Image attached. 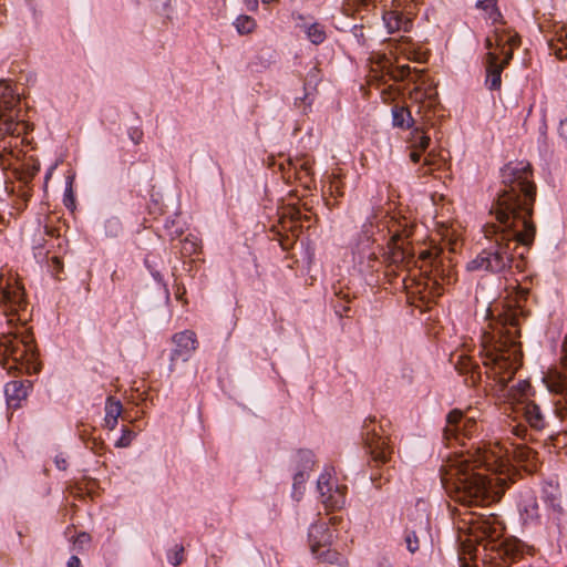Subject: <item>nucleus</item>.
I'll return each mask as SVG.
<instances>
[{"mask_svg": "<svg viewBox=\"0 0 567 567\" xmlns=\"http://www.w3.org/2000/svg\"><path fill=\"white\" fill-rule=\"evenodd\" d=\"M313 555L321 564L339 567L348 565L347 555L344 553L339 551L336 548H332L331 546L327 547L326 549L322 548Z\"/></svg>", "mask_w": 567, "mask_h": 567, "instance_id": "obj_18", "label": "nucleus"}, {"mask_svg": "<svg viewBox=\"0 0 567 567\" xmlns=\"http://www.w3.org/2000/svg\"><path fill=\"white\" fill-rule=\"evenodd\" d=\"M307 35L315 44H320L326 40V31L319 23L311 24L307 30Z\"/></svg>", "mask_w": 567, "mask_h": 567, "instance_id": "obj_29", "label": "nucleus"}, {"mask_svg": "<svg viewBox=\"0 0 567 567\" xmlns=\"http://www.w3.org/2000/svg\"><path fill=\"white\" fill-rule=\"evenodd\" d=\"M419 4L420 0H393L391 8L382 17L388 32L410 31Z\"/></svg>", "mask_w": 567, "mask_h": 567, "instance_id": "obj_7", "label": "nucleus"}, {"mask_svg": "<svg viewBox=\"0 0 567 567\" xmlns=\"http://www.w3.org/2000/svg\"><path fill=\"white\" fill-rule=\"evenodd\" d=\"M461 373H470L471 383L475 385L481 380L478 365L474 363L472 357L461 354L455 364Z\"/></svg>", "mask_w": 567, "mask_h": 567, "instance_id": "obj_20", "label": "nucleus"}, {"mask_svg": "<svg viewBox=\"0 0 567 567\" xmlns=\"http://www.w3.org/2000/svg\"><path fill=\"white\" fill-rule=\"evenodd\" d=\"M44 247V244L42 243L41 238H33L32 239V248L33 249H41Z\"/></svg>", "mask_w": 567, "mask_h": 567, "instance_id": "obj_47", "label": "nucleus"}, {"mask_svg": "<svg viewBox=\"0 0 567 567\" xmlns=\"http://www.w3.org/2000/svg\"><path fill=\"white\" fill-rule=\"evenodd\" d=\"M18 102L19 100L13 91L9 86H6L0 94V113L12 110Z\"/></svg>", "mask_w": 567, "mask_h": 567, "instance_id": "obj_26", "label": "nucleus"}, {"mask_svg": "<svg viewBox=\"0 0 567 567\" xmlns=\"http://www.w3.org/2000/svg\"><path fill=\"white\" fill-rule=\"evenodd\" d=\"M173 214L176 216H178L181 214V206H179L178 200H176V203L175 202L173 203Z\"/></svg>", "mask_w": 567, "mask_h": 567, "instance_id": "obj_50", "label": "nucleus"}, {"mask_svg": "<svg viewBox=\"0 0 567 567\" xmlns=\"http://www.w3.org/2000/svg\"><path fill=\"white\" fill-rule=\"evenodd\" d=\"M518 308H506L488 323L481 337L480 355L488 378L505 386L522 367L523 353Z\"/></svg>", "mask_w": 567, "mask_h": 567, "instance_id": "obj_2", "label": "nucleus"}, {"mask_svg": "<svg viewBox=\"0 0 567 567\" xmlns=\"http://www.w3.org/2000/svg\"><path fill=\"white\" fill-rule=\"evenodd\" d=\"M431 256V252L429 250H424L420 254L421 259H427Z\"/></svg>", "mask_w": 567, "mask_h": 567, "instance_id": "obj_52", "label": "nucleus"}, {"mask_svg": "<svg viewBox=\"0 0 567 567\" xmlns=\"http://www.w3.org/2000/svg\"><path fill=\"white\" fill-rule=\"evenodd\" d=\"M398 94H399V91L393 85H389L388 87L383 89L381 92L382 100L385 103L394 101Z\"/></svg>", "mask_w": 567, "mask_h": 567, "instance_id": "obj_35", "label": "nucleus"}, {"mask_svg": "<svg viewBox=\"0 0 567 567\" xmlns=\"http://www.w3.org/2000/svg\"><path fill=\"white\" fill-rule=\"evenodd\" d=\"M427 535V527L421 526L419 530L408 532L405 536L406 547L411 553H415L420 548V538H425Z\"/></svg>", "mask_w": 567, "mask_h": 567, "instance_id": "obj_24", "label": "nucleus"}, {"mask_svg": "<svg viewBox=\"0 0 567 567\" xmlns=\"http://www.w3.org/2000/svg\"><path fill=\"white\" fill-rule=\"evenodd\" d=\"M342 522V518L339 517V516H332L329 518V522L326 523L328 526L331 525V526H336L338 524H340Z\"/></svg>", "mask_w": 567, "mask_h": 567, "instance_id": "obj_48", "label": "nucleus"}, {"mask_svg": "<svg viewBox=\"0 0 567 567\" xmlns=\"http://www.w3.org/2000/svg\"><path fill=\"white\" fill-rule=\"evenodd\" d=\"M244 2L251 11H256L258 8V0H244Z\"/></svg>", "mask_w": 567, "mask_h": 567, "instance_id": "obj_45", "label": "nucleus"}, {"mask_svg": "<svg viewBox=\"0 0 567 567\" xmlns=\"http://www.w3.org/2000/svg\"><path fill=\"white\" fill-rule=\"evenodd\" d=\"M184 559V546L176 544L168 554V560L174 566L179 565Z\"/></svg>", "mask_w": 567, "mask_h": 567, "instance_id": "obj_31", "label": "nucleus"}, {"mask_svg": "<svg viewBox=\"0 0 567 567\" xmlns=\"http://www.w3.org/2000/svg\"><path fill=\"white\" fill-rule=\"evenodd\" d=\"M565 402L566 403L564 405L560 403V401H557L555 403L554 413L556 417L560 421L564 420L565 416L567 415V396L565 398Z\"/></svg>", "mask_w": 567, "mask_h": 567, "instance_id": "obj_38", "label": "nucleus"}, {"mask_svg": "<svg viewBox=\"0 0 567 567\" xmlns=\"http://www.w3.org/2000/svg\"><path fill=\"white\" fill-rule=\"evenodd\" d=\"M478 7L485 11L486 17L492 20V22H497L501 20L502 14L497 8V0H482L478 2Z\"/></svg>", "mask_w": 567, "mask_h": 567, "instance_id": "obj_28", "label": "nucleus"}, {"mask_svg": "<svg viewBox=\"0 0 567 567\" xmlns=\"http://www.w3.org/2000/svg\"><path fill=\"white\" fill-rule=\"evenodd\" d=\"M72 542L78 549H83L91 543V535L85 532H81L72 539Z\"/></svg>", "mask_w": 567, "mask_h": 567, "instance_id": "obj_33", "label": "nucleus"}, {"mask_svg": "<svg viewBox=\"0 0 567 567\" xmlns=\"http://www.w3.org/2000/svg\"><path fill=\"white\" fill-rule=\"evenodd\" d=\"M235 27L240 34H249L256 30L257 23L251 17L241 14L236 19Z\"/></svg>", "mask_w": 567, "mask_h": 567, "instance_id": "obj_27", "label": "nucleus"}, {"mask_svg": "<svg viewBox=\"0 0 567 567\" xmlns=\"http://www.w3.org/2000/svg\"><path fill=\"white\" fill-rule=\"evenodd\" d=\"M365 429V450L370 456V462L375 467L388 463L393 453L390 440L383 435L382 425L375 424L374 417H368L364 421Z\"/></svg>", "mask_w": 567, "mask_h": 567, "instance_id": "obj_5", "label": "nucleus"}, {"mask_svg": "<svg viewBox=\"0 0 567 567\" xmlns=\"http://www.w3.org/2000/svg\"><path fill=\"white\" fill-rule=\"evenodd\" d=\"M305 481V477H303V474L302 473H298L295 477V486L297 484H301L302 482Z\"/></svg>", "mask_w": 567, "mask_h": 567, "instance_id": "obj_51", "label": "nucleus"}, {"mask_svg": "<svg viewBox=\"0 0 567 567\" xmlns=\"http://www.w3.org/2000/svg\"><path fill=\"white\" fill-rule=\"evenodd\" d=\"M486 85L489 90H499L502 85V72L506 68L498 62V54L489 51L486 54Z\"/></svg>", "mask_w": 567, "mask_h": 567, "instance_id": "obj_14", "label": "nucleus"}, {"mask_svg": "<svg viewBox=\"0 0 567 567\" xmlns=\"http://www.w3.org/2000/svg\"><path fill=\"white\" fill-rule=\"evenodd\" d=\"M131 140L138 144L143 138V131L140 127H133L130 132Z\"/></svg>", "mask_w": 567, "mask_h": 567, "instance_id": "obj_39", "label": "nucleus"}, {"mask_svg": "<svg viewBox=\"0 0 567 567\" xmlns=\"http://www.w3.org/2000/svg\"><path fill=\"white\" fill-rule=\"evenodd\" d=\"M462 458L470 460V468L473 471L485 467L494 473H504L509 465L507 450L499 443H489L477 447L474 453H468Z\"/></svg>", "mask_w": 567, "mask_h": 567, "instance_id": "obj_4", "label": "nucleus"}, {"mask_svg": "<svg viewBox=\"0 0 567 567\" xmlns=\"http://www.w3.org/2000/svg\"><path fill=\"white\" fill-rule=\"evenodd\" d=\"M513 433L516 435V436H519V437H524L527 433V429L523 425H515L513 427Z\"/></svg>", "mask_w": 567, "mask_h": 567, "instance_id": "obj_41", "label": "nucleus"}, {"mask_svg": "<svg viewBox=\"0 0 567 567\" xmlns=\"http://www.w3.org/2000/svg\"><path fill=\"white\" fill-rule=\"evenodd\" d=\"M264 4H269L271 2H278V0H261Z\"/></svg>", "mask_w": 567, "mask_h": 567, "instance_id": "obj_54", "label": "nucleus"}, {"mask_svg": "<svg viewBox=\"0 0 567 567\" xmlns=\"http://www.w3.org/2000/svg\"><path fill=\"white\" fill-rule=\"evenodd\" d=\"M122 413V402L114 396H109L105 402L104 426L111 431L114 430Z\"/></svg>", "mask_w": 567, "mask_h": 567, "instance_id": "obj_17", "label": "nucleus"}, {"mask_svg": "<svg viewBox=\"0 0 567 567\" xmlns=\"http://www.w3.org/2000/svg\"><path fill=\"white\" fill-rule=\"evenodd\" d=\"M497 48L501 50V54H503V59L501 61L498 60V62L501 64H503L504 66H506L513 58L514 49L507 48L503 44H501Z\"/></svg>", "mask_w": 567, "mask_h": 567, "instance_id": "obj_37", "label": "nucleus"}, {"mask_svg": "<svg viewBox=\"0 0 567 567\" xmlns=\"http://www.w3.org/2000/svg\"><path fill=\"white\" fill-rule=\"evenodd\" d=\"M4 224V218L3 216L0 214V225Z\"/></svg>", "mask_w": 567, "mask_h": 567, "instance_id": "obj_55", "label": "nucleus"}, {"mask_svg": "<svg viewBox=\"0 0 567 567\" xmlns=\"http://www.w3.org/2000/svg\"><path fill=\"white\" fill-rule=\"evenodd\" d=\"M63 202H64V205L71 212H73L75 209V198H74V194H73V189H72L71 185L65 189Z\"/></svg>", "mask_w": 567, "mask_h": 567, "instance_id": "obj_36", "label": "nucleus"}, {"mask_svg": "<svg viewBox=\"0 0 567 567\" xmlns=\"http://www.w3.org/2000/svg\"><path fill=\"white\" fill-rule=\"evenodd\" d=\"M458 524V529L466 532L470 540L477 543L485 538L496 539L503 532L501 523L494 516L484 517L475 513H464Z\"/></svg>", "mask_w": 567, "mask_h": 567, "instance_id": "obj_6", "label": "nucleus"}, {"mask_svg": "<svg viewBox=\"0 0 567 567\" xmlns=\"http://www.w3.org/2000/svg\"><path fill=\"white\" fill-rule=\"evenodd\" d=\"M524 417L526 422L537 431L544 430L547 425L548 415L533 401L525 403Z\"/></svg>", "mask_w": 567, "mask_h": 567, "instance_id": "obj_16", "label": "nucleus"}, {"mask_svg": "<svg viewBox=\"0 0 567 567\" xmlns=\"http://www.w3.org/2000/svg\"><path fill=\"white\" fill-rule=\"evenodd\" d=\"M560 364L564 372H560L557 369H550L544 375L543 381L549 392L567 398V337L561 346Z\"/></svg>", "mask_w": 567, "mask_h": 567, "instance_id": "obj_12", "label": "nucleus"}, {"mask_svg": "<svg viewBox=\"0 0 567 567\" xmlns=\"http://www.w3.org/2000/svg\"><path fill=\"white\" fill-rule=\"evenodd\" d=\"M430 136L425 133L423 127H414L411 132L410 144L411 148L424 152L430 145Z\"/></svg>", "mask_w": 567, "mask_h": 567, "instance_id": "obj_23", "label": "nucleus"}, {"mask_svg": "<svg viewBox=\"0 0 567 567\" xmlns=\"http://www.w3.org/2000/svg\"><path fill=\"white\" fill-rule=\"evenodd\" d=\"M31 388L30 381H11L6 385V396L8 405L11 408H19L21 402L28 396L29 389Z\"/></svg>", "mask_w": 567, "mask_h": 567, "instance_id": "obj_15", "label": "nucleus"}, {"mask_svg": "<svg viewBox=\"0 0 567 567\" xmlns=\"http://www.w3.org/2000/svg\"><path fill=\"white\" fill-rule=\"evenodd\" d=\"M477 429V422L473 416L466 415L462 410L454 409L446 416L444 437L460 440L461 436L470 437Z\"/></svg>", "mask_w": 567, "mask_h": 567, "instance_id": "obj_10", "label": "nucleus"}, {"mask_svg": "<svg viewBox=\"0 0 567 567\" xmlns=\"http://www.w3.org/2000/svg\"><path fill=\"white\" fill-rule=\"evenodd\" d=\"M66 567H82L80 558L78 556H71L68 560Z\"/></svg>", "mask_w": 567, "mask_h": 567, "instance_id": "obj_44", "label": "nucleus"}, {"mask_svg": "<svg viewBox=\"0 0 567 567\" xmlns=\"http://www.w3.org/2000/svg\"><path fill=\"white\" fill-rule=\"evenodd\" d=\"M173 342L175 348L171 354L169 370L175 371L187 362L192 353L197 348V339L194 331L185 330L174 334Z\"/></svg>", "mask_w": 567, "mask_h": 567, "instance_id": "obj_11", "label": "nucleus"}, {"mask_svg": "<svg viewBox=\"0 0 567 567\" xmlns=\"http://www.w3.org/2000/svg\"><path fill=\"white\" fill-rule=\"evenodd\" d=\"M495 43L496 47L503 44L507 48L515 49L520 44V38L517 33H504L496 31Z\"/></svg>", "mask_w": 567, "mask_h": 567, "instance_id": "obj_25", "label": "nucleus"}, {"mask_svg": "<svg viewBox=\"0 0 567 567\" xmlns=\"http://www.w3.org/2000/svg\"><path fill=\"white\" fill-rule=\"evenodd\" d=\"M51 261H52L55 272L56 274L61 272L63 269V264H62L61 259L59 257L54 256V257H52Z\"/></svg>", "mask_w": 567, "mask_h": 567, "instance_id": "obj_40", "label": "nucleus"}, {"mask_svg": "<svg viewBox=\"0 0 567 567\" xmlns=\"http://www.w3.org/2000/svg\"><path fill=\"white\" fill-rule=\"evenodd\" d=\"M422 91L420 87H415L413 91L410 92V99L414 101H419L421 99Z\"/></svg>", "mask_w": 567, "mask_h": 567, "instance_id": "obj_46", "label": "nucleus"}, {"mask_svg": "<svg viewBox=\"0 0 567 567\" xmlns=\"http://www.w3.org/2000/svg\"><path fill=\"white\" fill-rule=\"evenodd\" d=\"M317 486L326 508L334 511L344 506L347 486L338 483L333 471H324L318 478Z\"/></svg>", "mask_w": 567, "mask_h": 567, "instance_id": "obj_9", "label": "nucleus"}, {"mask_svg": "<svg viewBox=\"0 0 567 567\" xmlns=\"http://www.w3.org/2000/svg\"><path fill=\"white\" fill-rule=\"evenodd\" d=\"M485 45H486V48H487L488 50H491V49H492V47H493V42H492V39H491V38H487V39L485 40Z\"/></svg>", "mask_w": 567, "mask_h": 567, "instance_id": "obj_53", "label": "nucleus"}, {"mask_svg": "<svg viewBox=\"0 0 567 567\" xmlns=\"http://www.w3.org/2000/svg\"><path fill=\"white\" fill-rule=\"evenodd\" d=\"M135 436V433L127 429V427H124L122 430V435L120 436V439L115 442V446L116 447H127L131 445L133 439Z\"/></svg>", "mask_w": 567, "mask_h": 567, "instance_id": "obj_32", "label": "nucleus"}, {"mask_svg": "<svg viewBox=\"0 0 567 567\" xmlns=\"http://www.w3.org/2000/svg\"><path fill=\"white\" fill-rule=\"evenodd\" d=\"M24 128L23 122L16 121L11 115L0 113V131L8 135H20Z\"/></svg>", "mask_w": 567, "mask_h": 567, "instance_id": "obj_22", "label": "nucleus"}, {"mask_svg": "<svg viewBox=\"0 0 567 567\" xmlns=\"http://www.w3.org/2000/svg\"><path fill=\"white\" fill-rule=\"evenodd\" d=\"M423 152H421L420 150H415V148H412L411 153H410V159L413 162V163H419L420 159H421V155H422Z\"/></svg>", "mask_w": 567, "mask_h": 567, "instance_id": "obj_42", "label": "nucleus"}, {"mask_svg": "<svg viewBox=\"0 0 567 567\" xmlns=\"http://www.w3.org/2000/svg\"><path fill=\"white\" fill-rule=\"evenodd\" d=\"M549 48L557 59H567V32L564 30L556 32L549 40Z\"/></svg>", "mask_w": 567, "mask_h": 567, "instance_id": "obj_21", "label": "nucleus"}, {"mask_svg": "<svg viewBox=\"0 0 567 567\" xmlns=\"http://www.w3.org/2000/svg\"><path fill=\"white\" fill-rule=\"evenodd\" d=\"M518 385L523 393H525L527 390L530 389V384L527 381H522V382H519Z\"/></svg>", "mask_w": 567, "mask_h": 567, "instance_id": "obj_49", "label": "nucleus"}, {"mask_svg": "<svg viewBox=\"0 0 567 567\" xmlns=\"http://www.w3.org/2000/svg\"><path fill=\"white\" fill-rule=\"evenodd\" d=\"M45 234L51 238L58 239L60 237L59 230L56 228L50 227V226H45Z\"/></svg>", "mask_w": 567, "mask_h": 567, "instance_id": "obj_43", "label": "nucleus"}, {"mask_svg": "<svg viewBox=\"0 0 567 567\" xmlns=\"http://www.w3.org/2000/svg\"><path fill=\"white\" fill-rule=\"evenodd\" d=\"M334 532L326 523L313 524L309 529V546L312 554L332 545Z\"/></svg>", "mask_w": 567, "mask_h": 567, "instance_id": "obj_13", "label": "nucleus"}, {"mask_svg": "<svg viewBox=\"0 0 567 567\" xmlns=\"http://www.w3.org/2000/svg\"><path fill=\"white\" fill-rule=\"evenodd\" d=\"M392 121L393 126L402 130H410L415 124L409 107L402 105H394L392 107Z\"/></svg>", "mask_w": 567, "mask_h": 567, "instance_id": "obj_19", "label": "nucleus"}, {"mask_svg": "<svg viewBox=\"0 0 567 567\" xmlns=\"http://www.w3.org/2000/svg\"><path fill=\"white\" fill-rule=\"evenodd\" d=\"M452 476L456 477L454 499L465 506H478L495 499L492 481L470 468V460L461 458L452 465Z\"/></svg>", "mask_w": 567, "mask_h": 567, "instance_id": "obj_3", "label": "nucleus"}, {"mask_svg": "<svg viewBox=\"0 0 567 567\" xmlns=\"http://www.w3.org/2000/svg\"><path fill=\"white\" fill-rule=\"evenodd\" d=\"M167 206L159 205L158 199L152 198V204L148 206L150 214L156 216H162L167 213Z\"/></svg>", "mask_w": 567, "mask_h": 567, "instance_id": "obj_34", "label": "nucleus"}, {"mask_svg": "<svg viewBox=\"0 0 567 567\" xmlns=\"http://www.w3.org/2000/svg\"><path fill=\"white\" fill-rule=\"evenodd\" d=\"M535 454L536 453L530 447H528L526 445H518L514 450L515 458H517L520 462L529 461L530 458H533L535 456Z\"/></svg>", "mask_w": 567, "mask_h": 567, "instance_id": "obj_30", "label": "nucleus"}, {"mask_svg": "<svg viewBox=\"0 0 567 567\" xmlns=\"http://www.w3.org/2000/svg\"><path fill=\"white\" fill-rule=\"evenodd\" d=\"M391 55L394 61L388 68L386 74L394 81H403L410 75L411 68L409 64L401 63V58L409 61H422L423 53L413 48L410 38L401 37L395 41Z\"/></svg>", "mask_w": 567, "mask_h": 567, "instance_id": "obj_8", "label": "nucleus"}, {"mask_svg": "<svg viewBox=\"0 0 567 567\" xmlns=\"http://www.w3.org/2000/svg\"><path fill=\"white\" fill-rule=\"evenodd\" d=\"M504 189L498 194L491 213L497 220L484 227L486 238L495 237L496 249L483 251L467 264L470 270L501 272L511 267L512 246L529 247L535 239L533 221L536 186L529 163L511 162L501 172Z\"/></svg>", "mask_w": 567, "mask_h": 567, "instance_id": "obj_1", "label": "nucleus"}]
</instances>
